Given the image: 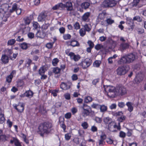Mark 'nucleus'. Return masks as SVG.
Returning <instances> with one entry per match:
<instances>
[{"mask_svg":"<svg viewBox=\"0 0 146 146\" xmlns=\"http://www.w3.org/2000/svg\"><path fill=\"white\" fill-rule=\"evenodd\" d=\"M13 78V77L9 75L6 78V81L9 83H10L11 82Z\"/></svg>","mask_w":146,"mask_h":146,"instance_id":"bf43d9fd","label":"nucleus"},{"mask_svg":"<svg viewBox=\"0 0 146 146\" xmlns=\"http://www.w3.org/2000/svg\"><path fill=\"white\" fill-rule=\"evenodd\" d=\"M107 107L104 105H100V109L102 112H104L107 110Z\"/></svg>","mask_w":146,"mask_h":146,"instance_id":"473e14b6","label":"nucleus"},{"mask_svg":"<svg viewBox=\"0 0 146 146\" xmlns=\"http://www.w3.org/2000/svg\"><path fill=\"white\" fill-rule=\"evenodd\" d=\"M128 63L133 62L136 59V55L133 53H130L126 55Z\"/></svg>","mask_w":146,"mask_h":146,"instance_id":"9b49d317","label":"nucleus"},{"mask_svg":"<svg viewBox=\"0 0 146 146\" xmlns=\"http://www.w3.org/2000/svg\"><path fill=\"white\" fill-rule=\"evenodd\" d=\"M113 128L114 129H116L118 130H120L121 129V126L120 125V123L119 122L118 123L115 122L113 125Z\"/></svg>","mask_w":146,"mask_h":146,"instance_id":"c9c22d12","label":"nucleus"},{"mask_svg":"<svg viewBox=\"0 0 146 146\" xmlns=\"http://www.w3.org/2000/svg\"><path fill=\"white\" fill-rule=\"evenodd\" d=\"M66 43L68 46H71L73 47H79L80 46L79 42L75 38H71L70 40L67 41Z\"/></svg>","mask_w":146,"mask_h":146,"instance_id":"1a4fd4ad","label":"nucleus"},{"mask_svg":"<svg viewBox=\"0 0 146 146\" xmlns=\"http://www.w3.org/2000/svg\"><path fill=\"white\" fill-rule=\"evenodd\" d=\"M105 91L107 92V95L110 98H114L115 94L116 93V87L111 86H107L104 88Z\"/></svg>","mask_w":146,"mask_h":146,"instance_id":"7ed1b4c3","label":"nucleus"},{"mask_svg":"<svg viewBox=\"0 0 146 146\" xmlns=\"http://www.w3.org/2000/svg\"><path fill=\"white\" fill-rule=\"evenodd\" d=\"M94 120L98 123H101L102 121V118L98 117H96Z\"/></svg>","mask_w":146,"mask_h":146,"instance_id":"052dcab7","label":"nucleus"},{"mask_svg":"<svg viewBox=\"0 0 146 146\" xmlns=\"http://www.w3.org/2000/svg\"><path fill=\"white\" fill-rule=\"evenodd\" d=\"M71 135L70 133H68L65 134L64 137L66 140L68 141L71 138Z\"/></svg>","mask_w":146,"mask_h":146,"instance_id":"09e8293b","label":"nucleus"},{"mask_svg":"<svg viewBox=\"0 0 146 146\" xmlns=\"http://www.w3.org/2000/svg\"><path fill=\"white\" fill-rule=\"evenodd\" d=\"M129 68V66L128 65L119 66L116 70L117 74L119 76L124 75L127 72Z\"/></svg>","mask_w":146,"mask_h":146,"instance_id":"20e7f679","label":"nucleus"},{"mask_svg":"<svg viewBox=\"0 0 146 146\" xmlns=\"http://www.w3.org/2000/svg\"><path fill=\"white\" fill-rule=\"evenodd\" d=\"M72 117V114L70 112H68L64 115V117L67 119H70Z\"/></svg>","mask_w":146,"mask_h":146,"instance_id":"e2e57ef3","label":"nucleus"},{"mask_svg":"<svg viewBox=\"0 0 146 146\" xmlns=\"http://www.w3.org/2000/svg\"><path fill=\"white\" fill-rule=\"evenodd\" d=\"M92 101V97L90 96H86L84 99V102L86 103H88L91 102Z\"/></svg>","mask_w":146,"mask_h":146,"instance_id":"bb28decb","label":"nucleus"},{"mask_svg":"<svg viewBox=\"0 0 146 146\" xmlns=\"http://www.w3.org/2000/svg\"><path fill=\"white\" fill-rule=\"evenodd\" d=\"M126 135V133L122 131H120L119 133V136L121 138H125Z\"/></svg>","mask_w":146,"mask_h":146,"instance_id":"0e129e2a","label":"nucleus"},{"mask_svg":"<svg viewBox=\"0 0 146 146\" xmlns=\"http://www.w3.org/2000/svg\"><path fill=\"white\" fill-rule=\"evenodd\" d=\"M112 120L111 118L109 117H107L104 118L103 119L104 122V123L106 125L108 124Z\"/></svg>","mask_w":146,"mask_h":146,"instance_id":"58836bf2","label":"nucleus"},{"mask_svg":"<svg viewBox=\"0 0 146 146\" xmlns=\"http://www.w3.org/2000/svg\"><path fill=\"white\" fill-rule=\"evenodd\" d=\"M90 6V4L89 3L86 2L83 3L81 5V6L82 8H84L85 9L88 8Z\"/></svg>","mask_w":146,"mask_h":146,"instance_id":"c85d7f7f","label":"nucleus"},{"mask_svg":"<svg viewBox=\"0 0 146 146\" xmlns=\"http://www.w3.org/2000/svg\"><path fill=\"white\" fill-rule=\"evenodd\" d=\"M74 29L76 30H78L80 29V26L79 23L78 22H76L73 25Z\"/></svg>","mask_w":146,"mask_h":146,"instance_id":"603ef678","label":"nucleus"},{"mask_svg":"<svg viewBox=\"0 0 146 146\" xmlns=\"http://www.w3.org/2000/svg\"><path fill=\"white\" fill-rule=\"evenodd\" d=\"M3 131L0 129V141L2 140H6L7 137L5 135L3 134Z\"/></svg>","mask_w":146,"mask_h":146,"instance_id":"72a5a7b5","label":"nucleus"},{"mask_svg":"<svg viewBox=\"0 0 146 146\" xmlns=\"http://www.w3.org/2000/svg\"><path fill=\"white\" fill-rule=\"evenodd\" d=\"M126 88L122 85L116 86V93L119 96H122L127 94Z\"/></svg>","mask_w":146,"mask_h":146,"instance_id":"0eeeda50","label":"nucleus"},{"mask_svg":"<svg viewBox=\"0 0 146 146\" xmlns=\"http://www.w3.org/2000/svg\"><path fill=\"white\" fill-rule=\"evenodd\" d=\"M53 42H48L46 43V47L48 49L52 48L53 46Z\"/></svg>","mask_w":146,"mask_h":146,"instance_id":"5fc2aeb1","label":"nucleus"},{"mask_svg":"<svg viewBox=\"0 0 146 146\" xmlns=\"http://www.w3.org/2000/svg\"><path fill=\"white\" fill-rule=\"evenodd\" d=\"M92 63V61L90 59L86 58L79 64V65L82 66L83 69H86L89 67Z\"/></svg>","mask_w":146,"mask_h":146,"instance_id":"423d86ee","label":"nucleus"},{"mask_svg":"<svg viewBox=\"0 0 146 146\" xmlns=\"http://www.w3.org/2000/svg\"><path fill=\"white\" fill-rule=\"evenodd\" d=\"M7 124L9 128H11L13 125V122L9 119H8L7 121Z\"/></svg>","mask_w":146,"mask_h":146,"instance_id":"338daca9","label":"nucleus"},{"mask_svg":"<svg viewBox=\"0 0 146 146\" xmlns=\"http://www.w3.org/2000/svg\"><path fill=\"white\" fill-rule=\"evenodd\" d=\"M133 21H137L138 22H141L142 21V19L139 16H137L134 17L133 19Z\"/></svg>","mask_w":146,"mask_h":146,"instance_id":"3c124183","label":"nucleus"},{"mask_svg":"<svg viewBox=\"0 0 146 146\" xmlns=\"http://www.w3.org/2000/svg\"><path fill=\"white\" fill-rule=\"evenodd\" d=\"M21 48L23 50H26L28 48L27 44L26 42H23L20 45Z\"/></svg>","mask_w":146,"mask_h":146,"instance_id":"a18cd8bd","label":"nucleus"},{"mask_svg":"<svg viewBox=\"0 0 146 146\" xmlns=\"http://www.w3.org/2000/svg\"><path fill=\"white\" fill-rule=\"evenodd\" d=\"M114 124V121H113L112 120L108 124V129L110 131H111L112 129L113 128V125Z\"/></svg>","mask_w":146,"mask_h":146,"instance_id":"e433bc0d","label":"nucleus"},{"mask_svg":"<svg viewBox=\"0 0 146 146\" xmlns=\"http://www.w3.org/2000/svg\"><path fill=\"white\" fill-rule=\"evenodd\" d=\"M26 97L31 98L32 97L33 95V92L30 90L26 91L25 92Z\"/></svg>","mask_w":146,"mask_h":146,"instance_id":"c756f323","label":"nucleus"},{"mask_svg":"<svg viewBox=\"0 0 146 146\" xmlns=\"http://www.w3.org/2000/svg\"><path fill=\"white\" fill-rule=\"evenodd\" d=\"M86 31L84 28L80 29L79 32L80 36L82 37L84 36L86 34Z\"/></svg>","mask_w":146,"mask_h":146,"instance_id":"79ce46f5","label":"nucleus"},{"mask_svg":"<svg viewBox=\"0 0 146 146\" xmlns=\"http://www.w3.org/2000/svg\"><path fill=\"white\" fill-rule=\"evenodd\" d=\"M64 118L60 117L59 119V122L60 124V126L63 130L64 132H66V126L64 123Z\"/></svg>","mask_w":146,"mask_h":146,"instance_id":"dca6fc26","label":"nucleus"},{"mask_svg":"<svg viewBox=\"0 0 146 146\" xmlns=\"http://www.w3.org/2000/svg\"><path fill=\"white\" fill-rule=\"evenodd\" d=\"M16 42V40L14 39H11L8 41L7 44L8 46H12Z\"/></svg>","mask_w":146,"mask_h":146,"instance_id":"ea45409f","label":"nucleus"},{"mask_svg":"<svg viewBox=\"0 0 146 146\" xmlns=\"http://www.w3.org/2000/svg\"><path fill=\"white\" fill-rule=\"evenodd\" d=\"M126 105L128 107V110L130 112H132L133 109L132 106V104L131 102H128L126 103Z\"/></svg>","mask_w":146,"mask_h":146,"instance_id":"cd10ccee","label":"nucleus"},{"mask_svg":"<svg viewBox=\"0 0 146 146\" xmlns=\"http://www.w3.org/2000/svg\"><path fill=\"white\" fill-rule=\"evenodd\" d=\"M101 62L98 60L95 61L93 63L94 65L96 67H98L100 65Z\"/></svg>","mask_w":146,"mask_h":146,"instance_id":"680f3d73","label":"nucleus"},{"mask_svg":"<svg viewBox=\"0 0 146 146\" xmlns=\"http://www.w3.org/2000/svg\"><path fill=\"white\" fill-rule=\"evenodd\" d=\"M81 126L82 127L83 129H86L88 128L89 125L87 122L85 121L82 123Z\"/></svg>","mask_w":146,"mask_h":146,"instance_id":"de8ad7c7","label":"nucleus"},{"mask_svg":"<svg viewBox=\"0 0 146 146\" xmlns=\"http://www.w3.org/2000/svg\"><path fill=\"white\" fill-rule=\"evenodd\" d=\"M106 15V12L103 11L102 13H100L98 16V20L99 21H100L102 20H104Z\"/></svg>","mask_w":146,"mask_h":146,"instance_id":"6ab92c4d","label":"nucleus"},{"mask_svg":"<svg viewBox=\"0 0 146 146\" xmlns=\"http://www.w3.org/2000/svg\"><path fill=\"white\" fill-rule=\"evenodd\" d=\"M64 4L62 3H60L55 5L52 7V9L54 10L58 9L60 8L63 9L64 8Z\"/></svg>","mask_w":146,"mask_h":146,"instance_id":"4be33fe9","label":"nucleus"},{"mask_svg":"<svg viewBox=\"0 0 146 146\" xmlns=\"http://www.w3.org/2000/svg\"><path fill=\"white\" fill-rule=\"evenodd\" d=\"M70 57V59L73 60L75 61L76 62L78 61L81 58V57L79 54H75L73 52Z\"/></svg>","mask_w":146,"mask_h":146,"instance_id":"b1692460","label":"nucleus"},{"mask_svg":"<svg viewBox=\"0 0 146 146\" xmlns=\"http://www.w3.org/2000/svg\"><path fill=\"white\" fill-rule=\"evenodd\" d=\"M107 137L105 134H102L100 136V139H98L99 145L100 146H103L105 144V140Z\"/></svg>","mask_w":146,"mask_h":146,"instance_id":"f8f14e48","label":"nucleus"},{"mask_svg":"<svg viewBox=\"0 0 146 146\" xmlns=\"http://www.w3.org/2000/svg\"><path fill=\"white\" fill-rule=\"evenodd\" d=\"M52 71L55 74H60L61 70L60 68L58 67H56L53 68Z\"/></svg>","mask_w":146,"mask_h":146,"instance_id":"f704fd0d","label":"nucleus"},{"mask_svg":"<svg viewBox=\"0 0 146 146\" xmlns=\"http://www.w3.org/2000/svg\"><path fill=\"white\" fill-rule=\"evenodd\" d=\"M30 28L29 27H26L21 29L23 34L26 33L30 31Z\"/></svg>","mask_w":146,"mask_h":146,"instance_id":"c03bdc74","label":"nucleus"},{"mask_svg":"<svg viewBox=\"0 0 146 146\" xmlns=\"http://www.w3.org/2000/svg\"><path fill=\"white\" fill-rule=\"evenodd\" d=\"M129 44L128 43H122L120 45L119 48L122 50H125L129 48Z\"/></svg>","mask_w":146,"mask_h":146,"instance_id":"a878e982","label":"nucleus"},{"mask_svg":"<svg viewBox=\"0 0 146 146\" xmlns=\"http://www.w3.org/2000/svg\"><path fill=\"white\" fill-rule=\"evenodd\" d=\"M45 72V71L44 67H42L40 68L38 71V72L40 75L44 74Z\"/></svg>","mask_w":146,"mask_h":146,"instance_id":"13d9d810","label":"nucleus"},{"mask_svg":"<svg viewBox=\"0 0 146 146\" xmlns=\"http://www.w3.org/2000/svg\"><path fill=\"white\" fill-rule=\"evenodd\" d=\"M71 78L73 81L76 80L78 79V75L76 74H73L71 76Z\"/></svg>","mask_w":146,"mask_h":146,"instance_id":"774afa93","label":"nucleus"},{"mask_svg":"<svg viewBox=\"0 0 146 146\" xmlns=\"http://www.w3.org/2000/svg\"><path fill=\"white\" fill-rule=\"evenodd\" d=\"M71 35L68 34H64L63 36V38L64 40L70 39L71 38Z\"/></svg>","mask_w":146,"mask_h":146,"instance_id":"8fccbe9b","label":"nucleus"},{"mask_svg":"<svg viewBox=\"0 0 146 146\" xmlns=\"http://www.w3.org/2000/svg\"><path fill=\"white\" fill-rule=\"evenodd\" d=\"M79 136L81 137H84V131L82 129H79L78 131Z\"/></svg>","mask_w":146,"mask_h":146,"instance_id":"49530a36","label":"nucleus"},{"mask_svg":"<svg viewBox=\"0 0 146 146\" xmlns=\"http://www.w3.org/2000/svg\"><path fill=\"white\" fill-rule=\"evenodd\" d=\"M9 57L5 54H2L1 58V60L3 63L4 64L8 63L9 62Z\"/></svg>","mask_w":146,"mask_h":146,"instance_id":"5701e85b","label":"nucleus"},{"mask_svg":"<svg viewBox=\"0 0 146 146\" xmlns=\"http://www.w3.org/2000/svg\"><path fill=\"white\" fill-rule=\"evenodd\" d=\"M117 62L118 64L119 65L128 63L126 55L122 57Z\"/></svg>","mask_w":146,"mask_h":146,"instance_id":"412c9836","label":"nucleus"},{"mask_svg":"<svg viewBox=\"0 0 146 146\" xmlns=\"http://www.w3.org/2000/svg\"><path fill=\"white\" fill-rule=\"evenodd\" d=\"M72 85L71 82H62L60 85V88L63 90H66L69 89Z\"/></svg>","mask_w":146,"mask_h":146,"instance_id":"9d476101","label":"nucleus"},{"mask_svg":"<svg viewBox=\"0 0 146 146\" xmlns=\"http://www.w3.org/2000/svg\"><path fill=\"white\" fill-rule=\"evenodd\" d=\"M127 23L129 27V29H133L134 28L135 24L133 19L131 18H128L127 19Z\"/></svg>","mask_w":146,"mask_h":146,"instance_id":"f3484780","label":"nucleus"},{"mask_svg":"<svg viewBox=\"0 0 146 146\" xmlns=\"http://www.w3.org/2000/svg\"><path fill=\"white\" fill-rule=\"evenodd\" d=\"M100 105L93 103L91 105L92 108L97 109H100Z\"/></svg>","mask_w":146,"mask_h":146,"instance_id":"6e6d98bb","label":"nucleus"},{"mask_svg":"<svg viewBox=\"0 0 146 146\" xmlns=\"http://www.w3.org/2000/svg\"><path fill=\"white\" fill-rule=\"evenodd\" d=\"M46 17V14L45 13L41 12L38 17V21L42 22L44 21Z\"/></svg>","mask_w":146,"mask_h":146,"instance_id":"4468645a","label":"nucleus"},{"mask_svg":"<svg viewBox=\"0 0 146 146\" xmlns=\"http://www.w3.org/2000/svg\"><path fill=\"white\" fill-rule=\"evenodd\" d=\"M59 60L57 58H55L53 59L52 61V64L53 66H56Z\"/></svg>","mask_w":146,"mask_h":146,"instance_id":"4c0bfd02","label":"nucleus"},{"mask_svg":"<svg viewBox=\"0 0 146 146\" xmlns=\"http://www.w3.org/2000/svg\"><path fill=\"white\" fill-rule=\"evenodd\" d=\"M17 4L16 3H14L12 5L11 9L10 10V13H12L14 11H15L18 9L17 8Z\"/></svg>","mask_w":146,"mask_h":146,"instance_id":"2f4dec72","label":"nucleus"},{"mask_svg":"<svg viewBox=\"0 0 146 146\" xmlns=\"http://www.w3.org/2000/svg\"><path fill=\"white\" fill-rule=\"evenodd\" d=\"M58 90L54 89H51L49 91L50 93H51L54 97H56L57 96V93L58 92Z\"/></svg>","mask_w":146,"mask_h":146,"instance_id":"a19ab883","label":"nucleus"},{"mask_svg":"<svg viewBox=\"0 0 146 146\" xmlns=\"http://www.w3.org/2000/svg\"><path fill=\"white\" fill-rule=\"evenodd\" d=\"M84 29L88 32H90L91 30L92 27L90 24H86L84 26Z\"/></svg>","mask_w":146,"mask_h":146,"instance_id":"7c9ffc66","label":"nucleus"},{"mask_svg":"<svg viewBox=\"0 0 146 146\" xmlns=\"http://www.w3.org/2000/svg\"><path fill=\"white\" fill-rule=\"evenodd\" d=\"M117 2L115 0H104L98 7L99 11L102 10V8H106L115 6L117 4Z\"/></svg>","mask_w":146,"mask_h":146,"instance_id":"f03ea898","label":"nucleus"},{"mask_svg":"<svg viewBox=\"0 0 146 146\" xmlns=\"http://www.w3.org/2000/svg\"><path fill=\"white\" fill-rule=\"evenodd\" d=\"M90 13L86 12L85 13L82 17V21L88 22L90 21L89 17L90 15Z\"/></svg>","mask_w":146,"mask_h":146,"instance_id":"ddd939ff","label":"nucleus"},{"mask_svg":"<svg viewBox=\"0 0 146 146\" xmlns=\"http://www.w3.org/2000/svg\"><path fill=\"white\" fill-rule=\"evenodd\" d=\"M52 123L48 121H45L39 123L38 126L37 133L42 137L45 135L51 134L54 131Z\"/></svg>","mask_w":146,"mask_h":146,"instance_id":"f257e3e1","label":"nucleus"},{"mask_svg":"<svg viewBox=\"0 0 146 146\" xmlns=\"http://www.w3.org/2000/svg\"><path fill=\"white\" fill-rule=\"evenodd\" d=\"M5 120L4 114H0V123H3Z\"/></svg>","mask_w":146,"mask_h":146,"instance_id":"864d4df0","label":"nucleus"},{"mask_svg":"<svg viewBox=\"0 0 146 146\" xmlns=\"http://www.w3.org/2000/svg\"><path fill=\"white\" fill-rule=\"evenodd\" d=\"M18 86L19 87L23 86L24 84V82L23 80H19L17 82Z\"/></svg>","mask_w":146,"mask_h":146,"instance_id":"37998d69","label":"nucleus"},{"mask_svg":"<svg viewBox=\"0 0 146 146\" xmlns=\"http://www.w3.org/2000/svg\"><path fill=\"white\" fill-rule=\"evenodd\" d=\"M25 103L19 102L17 104H15L13 106L14 108L18 112L22 113L24 111L25 109Z\"/></svg>","mask_w":146,"mask_h":146,"instance_id":"6e6552de","label":"nucleus"},{"mask_svg":"<svg viewBox=\"0 0 146 146\" xmlns=\"http://www.w3.org/2000/svg\"><path fill=\"white\" fill-rule=\"evenodd\" d=\"M70 50L69 49H68L65 50V52L66 54L68 56H70V57L72 56V55L73 52H70Z\"/></svg>","mask_w":146,"mask_h":146,"instance_id":"69168bd1","label":"nucleus"},{"mask_svg":"<svg viewBox=\"0 0 146 146\" xmlns=\"http://www.w3.org/2000/svg\"><path fill=\"white\" fill-rule=\"evenodd\" d=\"M64 8H67V11H71L73 9L72 5L71 2H67L66 3V4H64Z\"/></svg>","mask_w":146,"mask_h":146,"instance_id":"393cba45","label":"nucleus"},{"mask_svg":"<svg viewBox=\"0 0 146 146\" xmlns=\"http://www.w3.org/2000/svg\"><path fill=\"white\" fill-rule=\"evenodd\" d=\"M4 51L5 54L12 60H14L16 58L18 55L17 53H13L12 55L13 52L12 48L11 49L7 48L5 49Z\"/></svg>","mask_w":146,"mask_h":146,"instance_id":"39448f33","label":"nucleus"},{"mask_svg":"<svg viewBox=\"0 0 146 146\" xmlns=\"http://www.w3.org/2000/svg\"><path fill=\"white\" fill-rule=\"evenodd\" d=\"M33 19V15H31L25 18L24 20V23L26 25H29L31 21Z\"/></svg>","mask_w":146,"mask_h":146,"instance_id":"2eb2a0df","label":"nucleus"},{"mask_svg":"<svg viewBox=\"0 0 146 146\" xmlns=\"http://www.w3.org/2000/svg\"><path fill=\"white\" fill-rule=\"evenodd\" d=\"M7 4H3L1 6L0 9V13H2L3 14H4L7 12L8 9Z\"/></svg>","mask_w":146,"mask_h":146,"instance_id":"aec40b11","label":"nucleus"},{"mask_svg":"<svg viewBox=\"0 0 146 146\" xmlns=\"http://www.w3.org/2000/svg\"><path fill=\"white\" fill-rule=\"evenodd\" d=\"M36 35L37 37L43 38L46 35V33L43 30H42V31H40V30H39L38 31Z\"/></svg>","mask_w":146,"mask_h":146,"instance_id":"a211bd4d","label":"nucleus"},{"mask_svg":"<svg viewBox=\"0 0 146 146\" xmlns=\"http://www.w3.org/2000/svg\"><path fill=\"white\" fill-rule=\"evenodd\" d=\"M106 21L108 25H111L114 22V20L112 19L111 18L107 19L106 20Z\"/></svg>","mask_w":146,"mask_h":146,"instance_id":"4d7b16f0","label":"nucleus"}]
</instances>
